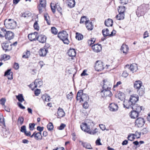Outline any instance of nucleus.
I'll return each instance as SVG.
<instances>
[{"mask_svg": "<svg viewBox=\"0 0 150 150\" xmlns=\"http://www.w3.org/2000/svg\"><path fill=\"white\" fill-rule=\"evenodd\" d=\"M96 41V39L94 38H91L90 40H88V45H91L92 44H93Z\"/></svg>", "mask_w": 150, "mask_h": 150, "instance_id": "nucleus-42", "label": "nucleus"}, {"mask_svg": "<svg viewBox=\"0 0 150 150\" xmlns=\"http://www.w3.org/2000/svg\"><path fill=\"white\" fill-rule=\"evenodd\" d=\"M142 6L138 7L137 11H136V13L138 17H139L144 15V13L140 10V8H142Z\"/></svg>", "mask_w": 150, "mask_h": 150, "instance_id": "nucleus-28", "label": "nucleus"}, {"mask_svg": "<svg viewBox=\"0 0 150 150\" xmlns=\"http://www.w3.org/2000/svg\"><path fill=\"white\" fill-rule=\"evenodd\" d=\"M124 107L127 109L132 108V107L134 105H134L132 103V102L130 100H125L124 101L123 104Z\"/></svg>", "mask_w": 150, "mask_h": 150, "instance_id": "nucleus-10", "label": "nucleus"}, {"mask_svg": "<svg viewBox=\"0 0 150 150\" xmlns=\"http://www.w3.org/2000/svg\"><path fill=\"white\" fill-rule=\"evenodd\" d=\"M66 126V125L63 123H62L59 127H57V129L60 130H62L64 129Z\"/></svg>", "mask_w": 150, "mask_h": 150, "instance_id": "nucleus-48", "label": "nucleus"}, {"mask_svg": "<svg viewBox=\"0 0 150 150\" xmlns=\"http://www.w3.org/2000/svg\"><path fill=\"white\" fill-rule=\"evenodd\" d=\"M101 92V95L102 97H107L109 96L110 97L112 95L111 92L110 91V89H103Z\"/></svg>", "mask_w": 150, "mask_h": 150, "instance_id": "nucleus-12", "label": "nucleus"}, {"mask_svg": "<svg viewBox=\"0 0 150 150\" xmlns=\"http://www.w3.org/2000/svg\"><path fill=\"white\" fill-rule=\"evenodd\" d=\"M128 0H120V3L122 5L127 4Z\"/></svg>", "mask_w": 150, "mask_h": 150, "instance_id": "nucleus-56", "label": "nucleus"}, {"mask_svg": "<svg viewBox=\"0 0 150 150\" xmlns=\"http://www.w3.org/2000/svg\"><path fill=\"white\" fill-rule=\"evenodd\" d=\"M1 30L2 32H4L6 39L10 40L13 38L14 34L13 32L9 31H6L4 28H2Z\"/></svg>", "mask_w": 150, "mask_h": 150, "instance_id": "nucleus-6", "label": "nucleus"}, {"mask_svg": "<svg viewBox=\"0 0 150 150\" xmlns=\"http://www.w3.org/2000/svg\"><path fill=\"white\" fill-rule=\"evenodd\" d=\"M20 131L24 133L25 134L26 131L25 126L23 125L21 126V127Z\"/></svg>", "mask_w": 150, "mask_h": 150, "instance_id": "nucleus-51", "label": "nucleus"}, {"mask_svg": "<svg viewBox=\"0 0 150 150\" xmlns=\"http://www.w3.org/2000/svg\"><path fill=\"white\" fill-rule=\"evenodd\" d=\"M67 53L69 56L72 57H75L76 54V51L74 49H70Z\"/></svg>", "mask_w": 150, "mask_h": 150, "instance_id": "nucleus-25", "label": "nucleus"}, {"mask_svg": "<svg viewBox=\"0 0 150 150\" xmlns=\"http://www.w3.org/2000/svg\"><path fill=\"white\" fill-rule=\"evenodd\" d=\"M44 17L45 19L47 21V22L48 24L50 25V18L49 16L47 14H45L44 16Z\"/></svg>", "mask_w": 150, "mask_h": 150, "instance_id": "nucleus-45", "label": "nucleus"}, {"mask_svg": "<svg viewBox=\"0 0 150 150\" xmlns=\"http://www.w3.org/2000/svg\"><path fill=\"white\" fill-rule=\"evenodd\" d=\"M2 47L4 50H5L6 52L10 51L12 49V47L10 45L9 46L8 43H5L2 45Z\"/></svg>", "mask_w": 150, "mask_h": 150, "instance_id": "nucleus-20", "label": "nucleus"}, {"mask_svg": "<svg viewBox=\"0 0 150 150\" xmlns=\"http://www.w3.org/2000/svg\"><path fill=\"white\" fill-rule=\"evenodd\" d=\"M84 103L83 105V107L85 109H87L88 108V107L89 106L88 104V103L87 102V101H84Z\"/></svg>", "mask_w": 150, "mask_h": 150, "instance_id": "nucleus-59", "label": "nucleus"}, {"mask_svg": "<svg viewBox=\"0 0 150 150\" xmlns=\"http://www.w3.org/2000/svg\"><path fill=\"white\" fill-rule=\"evenodd\" d=\"M13 68L15 69H18L19 68V64L18 63H15L13 65Z\"/></svg>", "mask_w": 150, "mask_h": 150, "instance_id": "nucleus-64", "label": "nucleus"}, {"mask_svg": "<svg viewBox=\"0 0 150 150\" xmlns=\"http://www.w3.org/2000/svg\"><path fill=\"white\" fill-rule=\"evenodd\" d=\"M11 69H8L6 71L4 74V76H7L8 79H13V72H11Z\"/></svg>", "mask_w": 150, "mask_h": 150, "instance_id": "nucleus-19", "label": "nucleus"}, {"mask_svg": "<svg viewBox=\"0 0 150 150\" xmlns=\"http://www.w3.org/2000/svg\"><path fill=\"white\" fill-rule=\"evenodd\" d=\"M35 125L34 123H30L29 124V128L30 130L32 131L34 129Z\"/></svg>", "mask_w": 150, "mask_h": 150, "instance_id": "nucleus-49", "label": "nucleus"}, {"mask_svg": "<svg viewBox=\"0 0 150 150\" xmlns=\"http://www.w3.org/2000/svg\"><path fill=\"white\" fill-rule=\"evenodd\" d=\"M6 101V99L4 98H2L0 100V103L2 105H4Z\"/></svg>", "mask_w": 150, "mask_h": 150, "instance_id": "nucleus-52", "label": "nucleus"}, {"mask_svg": "<svg viewBox=\"0 0 150 150\" xmlns=\"http://www.w3.org/2000/svg\"><path fill=\"white\" fill-rule=\"evenodd\" d=\"M142 86V83L140 81H136L135 82L134 84V88L138 90L139 88H141Z\"/></svg>", "mask_w": 150, "mask_h": 150, "instance_id": "nucleus-23", "label": "nucleus"}, {"mask_svg": "<svg viewBox=\"0 0 150 150\" xmlns=\"http://www.w3.org/2000/svg\"><path fill=\"white\" fill-rule=\"evenodd\" d=\"M33 27L35 30H39V27L38 26V22L37 21H36L35 22L33 25Z\"/></svg>", "mask_w": 150, "mask_h": 150, "instance_id": "nucleus-47", "label": "nucleus"}, {"mask_svg": "<svg viewBox=\"0 0 150 150\" xmlns=\"http://www.w3.org/2000/svg\"><path fill=\"white\" fill-rule=\"evenodd\" d=\"M124 13H119V14L116 16L115 18L117 20H123L124 18Z\"/></svg>", "mask_w": 150, "mask_h": 150, "instance_id": "nucleus-31", "label": "nucleus"}, {"mask_svg": "<svg viewBox=\"0 0 150 150\" xmlns=\"http://www.w3.org/2000/svg\"><path fill=\"white\" fill-rule=\"evenodd\" d=\"M102 32L104 37H105L107 36H109V30L108 28L103 29Z\"/></svg>", "mask_w": 150, "mask_h": 150, "instance_id": "nucleus-32", "label": "nucleus"}, {"mask_svg": "<svg viewBox=\"0 0 150 150\" xmlns=\"http://www.w3.org/2000/svg\"><path fill=\"white\" fill-rule=\"evenodd\" d=\"M146 5L144 4L140 6H142V8H140V10H142V11H143V12L145 13V12L146 11Z\"/></svg>", "mask_w": 150, "mask_h": 150, "instance_id": "nucleus-46", "label": "nucleus"}, {"mask_svg": "<svg viewBox=\"0 0 150 150\" xmlns=\"http://www.w3.org/2000/svg\"><path fill=\"white\" fill-rule=\"evenodd\" d=\"M4 24L8 29H14L16 26V23L13 19H9L5 21Z\"/></svg>", "mask_w": 150, "mask_h": 150, "instance_id": "nucleus-5", "label": "nucleus"}, {"mask_svg": "<svg viewBox=\"0 0 150 150\" xmlns=\"http://www.w3.org/2000/svg\"><path fill=\"white\" fill-rule=\"evenodd\" d=\"M86 20V17L85 16H83L80 19V23H83L84 22H85Z\"/></svg>", "mask_w": 150, "mask_h": 150, "instance_id": "nucleus-57", "label": "nucleus"}, {"mask_svg": "<svg viewBox=\"0 0 150 150\" xmlns=\"http://www.w3.org/2000/svg\"><path fill=\"white\" fill-rule=\"evenodd\" d=\"M40 6L43 8H45L46 6V0H40Z\"/></svg>", "mask_w": 150, "mask_h": 150, "instance_id": "nucleus-38", "label": "nucleus"}, {"mask_svg": "<svg viewBox=\"0 0 150 150\" xmlns=\"http://www.w3.org/2000/svg\"><path fill=\"white\" fill-rule=\"evenodd\" d=\"M30 15V13H28L27 12H25L22 14V17H24V18H25L29 16Z\"/></svg>", "mask_w": 150, "mask_h": 150, "instance_id": "nucleus-50", "label": "nucleus"}, {"mask_svg": "<svg viewBox=\"0 0 150 150\" xmlns=\"http://www.w3.org/2000/svg\"><path fill=\"white\" fill-rule=\"evenodd\" d=\"M51 31L52 33L54 35H56L58 33L57 29L54 27L51 28Z\"/></svg>", "mask_w": 150, "mask_h": 150, "instance_id": "nucleus-44", "label": "nucleus"}, {"mask_svg": "<svg viewBox=\"0 0 150 150\" xmlns=\"http://www.w3.org/2000/svg\"><path fill=\"white\" fill-rule=\"evenodd\" d=\"M85 25L88 30H93V25L91 22H89L88 20H86L85 21Z\"/></svg>", "mask_w": 150, "mask_h": 150, "instance_id": "nucleus-21", "label": "nucleus"}, {"mask_svg": "<svg viewBox=\"0 0 150 150\" xmlns=\"http://www.w3.org/2000/svg\"><path fill=\"white\" fill-rule=\"evenodd\" d=\"M79 142L81 143V145L83 147L88 149H92L91 145L89 144L86 142H84L81 140L79 141Z\"/></svg>", "mask_w": 150, "mask_h": 150, "instance_id": "nucleus-24", "label": "nucleus"}, {"mask_svg": "<svg viewBox=\"0 0 150 150\" xmlns=\"http://www.w3.org/2000/svg\"><path fill=\"white\" fill-rule=\"evenodd\" d=\"M4 120H5L3 115L1 114H0V122L4 125V127H5L6 125Z\"/></svg>", "mask_w": 150, "mask_h": 150, "instance_id": "nucleus-39", "label": "nucleus"}, {"mask_svg": "<svg viewBox=\"0 0 150 150\" xmlns=\"http://www.w3.org/2000/svg\"><path fill=\"white\" fill-rule=\"evenodd\" d=\"M37 32H35L33 33L29 34L28 36V39L31 41H35L37 40L36 35H37Z\"/></svg>", "mask_w": 150, "mask_h": 150, "instance_id": "nucleus-18", "label": "nucleus"}, {"mask_svg": "<svg viewBox=\"0 0 150 150\" xmlns=\"http://www.w3.org/2000/svg\"><path fill=\"white\" fill-rule=\"evenodd\" d=\"M134 105H138L136 104L137 101L139 100V97L138 95H132L131 96L129 99Z\"/></svg>", "mask_w": 150, "mask_h": 150, "instance_id": "nucleus-15", "label": "nucleus"}, {"mask_svg": "<svg viewBox=\"0 0 150 150\" xmlns=\"http://www.w3.org/2000/svg\"><path fill=\"white\" fill-rule=\"evenodd\" d=\"M16 98L18 100L21 102H22L24 101V99L22 94H19L18 95L16 96Z\"/></svg>", "mask_w": 150, "mask_h": 150, "instance_id": "nucleus-33", "label": "nucleus"}, {"mask_svg": "<svg viewBox=\"0 0 150 150\" xmlns=\"http://www.w3.org/2000/svg\"><path fill=\"white\" fill-rule=\"evenodd\" d=\"M80 127L82 130L91 134H94L97 132V128L95 129L94 130L91 131L89 127L86 123H82L80 125Z\"/></svg>", "mask_w": 150, "mask_h": 150, "instance_id": "nucleus-3", "label": "nucleus"}, {"mask_svg": "<svg viewBox=\"0 0 150 150\" xmlns=\"http://www.w3.org/2000/svg\"><path fill=\"white\" fill-rule=\"evenodd\" d=\"M40 90L39 89H37L34 91L35 94L36 96H38L40 94Z\"/></svg>", "mask_w": 150, "mask_h": 150, "instance_id": "nucleus-55", "label": "nucleus"}, {"mask_svg": "<svg viewBox=\"0 0 150 150\" xmlns=\"http://www.w3.org/2000/svg\"><path fill=\"white\" fill-rule=\"evenodd\" d=\"M67 3L68 6L70 8L74 7L75 5L74 0H68Z\"/></svg>", "mask_w": 150, "mask_h": 150, "instance_id": "nucleus-27", "label": "nucleus"}, {"mask_svg": "<svg viewBox=\"0 0 150 150\" xmlns=\"http://www.w3.org/2000/svg\"><path fill=\"white\" fill-rule=\"evenodd\" d=\"M93 50L95 52H99L102 50V47L101 45L96 44L92 46Z\"/></svg>", "mask_w": 150, "mask_h": 150, "instance_id": "nucleus-14", "label": "nucleus"}, {"mask_svg": "<svg viewBox=\"0 0 150 150\" xmlns=\"http://www.w3.org/2000/svg\"><path fill=\"white\" fill-rule=\"evenodd\" d=\"M125 68L126 69H129L131 71H132L133 73L134 71H136L138 69L137 64L135 63H133L130 66L129 64H127L126 65Z\"/></svg>", "mask_w": 150, "mask_h": 150, "instance_id": "nucleus-11", "label": "nucleus"}, {"mask_svg": "<svg viewBox=\"0 0 150 150\" xmlns=\"http://www.w3.org/2000/svg\"><path fill=\"white\" fill-rule=\"evenodd\" d=\"M134 139V138L133 136H132V134L129 135L127 137L128 140L130 141H132Z\"/></svg>", "mask_w": 150, "mask_h": 150, "instance_id": "nucleus-62", "label": "nucleus"}, {"mask_svg": "<svg viewBox=\"0 0 150 150\" xmlns=\"http://www.w3.org/2000/svg\"><path fill=\"white\" fill-rule=\"evenodd\" d=\"M48 52L47 49L42 48L39 51V53L40 55L41 56H45Z\"/></svg>", "mask_w": 150, "mask_h": 150, "instance_id": "nucleus-26", "label": "nucleus"}, {"mask_svg": "<svg viewBox=\"0 0 150 150\" xmlns=\"http://www.w3.org/2000/svg\"><path fill=\"white\" fill-rule=\"evenodd\" d=\"M57 113L58 115L57 117L58 118H60L61 117H64L65 116V113L63 110L60 107H59L58 108Z\"/></svg>", "mask_w": 150, "mask_h": 150, "instance_id": "nucleus-16", "label": "nucleus"}, {"mask_svg": "<svg viewBox=\"0 0 150 150\" xmlns=\"http://www.w3.org/2000/svg\"><path fill=\"white\" fill-rule=\"evenodd\" d=\"M42 85V82L40 79H36L35 80L34 83H32L29 86L31 88L32 90H33L35 88L37 87H40Z\"/></svg>", "mask_w": 150, "mask_h": 150, "instance_id": "nucleus-8", "label": "nucleus"}, {"mask_svg": "<svg viewBox=\"0 0 150 150\" xmlns=\"http://www.w3.org/2000/svg\"><path fill=\"white\" fill-rule=\"evenodd\" d=\"M142 107L139 105H134L132 107V110L129 113V116L131 118L135 119L137 118L139 113L142 110Z\"/></svg>", "mask_w": 150, "mask_h": 150, "instance_id": "nucleus-1", "label": "nucleus"}, {"mask_svg": "<svg viewBox=\"0 0 150 150\" xmlns=\"http://www.w3.org/2000/svg\"><path fill=\"white\" fill-rule=\"evenodd\" d=\"M58 3H57V4H56V8L58 11L60 13L61 15H62V8L59 5H58Z\"/></svg>", "mask_w": 150, "mask_h": 150, "instance_id": "nucleus-43", "label": "nucleus"}, {"mask_svg": "<svg viewBox=\"0 0 150 150\" xmlns=\"http://www.w3.org/2000/svg\"><path fill=\"white\" fill-rule=\"evenodd\" d=\"M3 59H4L5 60L9 59L10 58V57L9 55H7L6 54H4L2 56Z\"/></svg>", "mask_w": 150, "mask_h": 150, "instance_id": "nucleus-53", "label": "nucleus"}, {"mask_svg": "<svg viewBox=\"0 0 150 150\" xmlns=\"http://www.w3.org/2000/svg\"><path fill=\"white\" fill-rule=\"evenodd\" d=\"M68 35L67 32L63 31L59 32L58 35V37L62 40L65 44H68L69 41L68 38Z\"/></svg>", "mask_w": 150, "mask_h": 150, "instance_id": "nucleus-4", "label": "nucleus"}, {"mask_svg": "<svg viewBox=\"0 0 150 150\" xmlns=\"http://www.w3.org/2000/svg\"><path fill=\"white\" fill-rule=\"evenodd\" d=\"M51 8L52 11L53 13H55V8H56V4L55 6H52V4H51Z\"/></svg>", "mask_w": 150, "mask_h": 150, "instance_id": "nucleus-60", "label": "nucleus"}, {"mask_svg": "<svg viewBox=\"0 0 150 150\" xmlns=\"http://www.w3.org/2000/svg\"><path fill=\"white\" fill-rule=\"evenodd\" d=\"M110 110L112 111H115L118 109V107L117 105L114 103H112L109 105Z\"/></svg>", "mask_w": 150, "mask_h": 150, "instance_id": "nucleus-22", "label": "nucleus"}, {"mask_svg": "<svg viewBox=\"0 0 150 150\" xmlns=\"http://www.w3.org/2000/svg\"><path fill=\"white\" fill-rule=\"evenodd\" d=\"M135 125L138 127H142L145 124V121L144 118L142 117H139L135 120Z\"/></svg>", "mask_w": 150, "mask_h": 150, "instance_id": "nucleus-9", "label": "nucleus"}, {"mask_svg": "<svg viewBox=\"0 0 150 150\" xmlns=\"http://www.w3.org/2000/svg\"><path fill=\"white\" fill-rule=\"evenodd\" d=\"M129 50V48L128 46L123 45L121 47V51L122 52L126 54Z\"/></svg>", "mask_w": 150, "mask_h": 150, "instance_id": "nucleus-30", "label": "nucleus"}, {"mask_svg": "<svg viewBox=\"0 0 150 150\" xmlns=\"http://www.w3.org/2000/svg\"><path fill=\"white\" fill-rule=\"evenodd\" d=\"M104 63L100 60L97 61L96 63L95 68L97 71H100L104 68Z\"/></svg>", "mask_w": 150, "mask_h": 150, "instance_id": "nucleus-7", "label": "nucleus"}, {"mask_svg": "<svg viewBox=\"0 0 150 150\" xmlns=\"http://www.w3.org/2000/svg\"><path fill=\"white\" fill-rule=\"evenodd\" d=\"M47 128L49 131H50L52 130L54 128L52 123L50 122L47 126Z\"/></svg>", "mask_w": 150, "mask_h": 150, "instance_id": "nucleus-41", "label": "nucleus"}, {"mask_svg": "<svg viewBox=\"0 0 150 150\" xmlns=\"http://www.w3.org/2000/svg\"><path fill=\"white\" fill-rule=\"evenodd\" d=\"M47 39L46 37L43 35H39L37 38V40L40 42L44 43L46 42Z\"/></svg>", "mask_w": 150, "mask_h": 150, "instance_id": "nucleus-13", "label": "nucleus"}, {"mask_svg": "<svg viewBox=\"0 0 150 150\" xmlns=\"http://www.w3.org/2000/svg\"><path fill=\"white\" fill-rule=\"evenodd\" d=\"M100 138H98L97 139L96 141V145H100L102 144L100 142Z\"/></svg>", "mask_w": 150, "mask_h": 150, "instance_id": "nucleus-58", "label": "nucleus"}, {"mask_svg": "<svg viewBox=\"0 0 150 150\" xmlns=\"http://www.w3.org/2000/svg\"><path fill=\"white\" fill-rule=\"evenodd\" d=\"M118 9V11L119 13H124L125 11V6H119Z\"/></svg>", "mask_w": 150, "mask_h": 150, "instance_id": "nucleus-34", "label": "nucleus"}, {"mask_svg": "<svg viewBox=\"0 0 150 150\" xmlns=\"http://www.w3.org/2000/svg\"><path fill=\"white\" fill-rule=\"evenodd\" d=\"M35 139L37 140H40L42 139V136H41L40 135H39V134L36 133V132H35Z\"/></svg>", "mask_w": 150, "mask_h": 150, "instance_id": "nucleus-40", "label": "nucleus"}, {"mask_svg": "<svg viewBox=\"0 0 150 150\" xmlns=\"http://www.w3.org/2000/svg\"><path fill=\"white\" fill-rule=\"evenodd\" d=\"M104 85L103 86V89H110V82L107 79H105L103 80Z\"/></svg>", "mask_w": 150, "mask_h": 150, "instance_id": "nucleus-17", "label": "nucleus"}, {"mask_svg": "<svg viewBox=\"0 0 150 150\" xmlns=\"http://www.w3.org/2000/svg\"><path fill=\"white\" fill-rule=\"evenodd\" d=\"M100 129L103 131L106 129L105 126L103 124H100L99 125Z\"/></svg>", "mask_w": 150, "mask_h": 150, "instance_id": "nucleus-61", "label": "nucleus"}, {"mask_svg": "<svg viewBox=\"0 0 150 150\" xmlns=\"http://www.w3.org/2000/svg\"><path fill=\"white\" fill-rule=\"evenodd\" d=\"M137 92L140 96H142L144 93V88H139L137 90Z\"/></svg>", "mask_w": 150, "mask_h": 150, "instance_id": "nucleus-37", "label": "nucleus"}, {"mask_svg": "<svg viewBox=\"0 0 150 150\" xmlns=\"http://www.w3.org/2000/svg\"><path fill=\"white\" fill-rule=\"evenodd\" d=\"M149 34L148 32L147 31H146L143 34V38L144 39L147 37H148L149 36Z\"/></svg>", "mask_w": 150, "mask_h": 150, "instance_id": "nucleus-63", "label": "nucleus"}, {"mask_svg": "<svg viewBox=\"0 0 150 150\" xmlns=\"http://www.w3.org/2000/svg\"><path fill=\"white\" fill-rule=\"evenodd\" d=\"M76 38L79 40H81L83 39V36L81 34L78 33H76Z\"/></svg>", "mask_w": 150, "mask_h": 150, "instance_id": "nucleus-35", "label": "nucleus"}, {"mask_svg": "<svg viewBox=\"0 0 150 150\" xmlns=\"http://www.w3.org/2000/svg\"><path fill=\"white\" fill-rule=\"evenodd\" d=\"M105 24L107 26H112L113 25V21L111 19L109 18L105 21Z\"/></svg>", "mask_w": 150, "mask_h": 150, "instance_id": "nucleus-29", "label": "nucleus"}, {"mask_svg": "<svg viewBox=\"0 0 150 150\" xmlns=\"http://www.w3.org/2000/svg\"><path fill=\"white\" fill-rule=\"evenodd\" d=\"M76 98L77 100H80L81 102V101H88L89 99L88 96L86 94L83 93V90H79L77 92Z\"/></svg>", "mask_w": 150, "mask_h": 150, "instance_id": "nucleus-2", "label": "nucleus"}, {"mask_svg": "<svg viewBox=\"0 0 150 150\" xmlns=\"http://www.w3.org/2000/svg\"><path fill=\"white\" fill-rule=\"evenodd\" d=\"M3 129L2 130V135L3 136L5 137H7V135L9 134V132L8 131L6 130L5 129H4V127H3Z\"/></svg>", "mask_w": 150, "mask_h": 150, "instance_id": "nucleus-36", "label": "nucleus"}, {"mask_svg": "<svg viewBox=\"0 0 150 150\" xmlns=\"http://www.w3.org/2000/svg\"><path fill=\"white\" fill-rule=\"evenodd\" d=\"M73 95L72 92H71L67 95V97L68 99L71 100L73 97Z\"/></svg>", "mask_w": 150, "mask_h": 150, "instance_id": "nucleus-54", "label": "nucleus"}]
</instances>
